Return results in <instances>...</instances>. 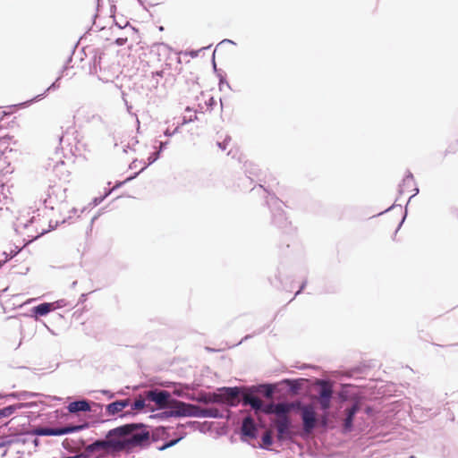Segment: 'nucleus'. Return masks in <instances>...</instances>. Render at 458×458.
Listing matches in <instances>:
<instances>
[{
  "label": "nucleus",
  "instance_id": "bb28decb",
  "mask_svg": "<svg viewBox=\"0 0 458 458\" xmlns=\"http://www.w3.org/2000/svg\"><path fill=\"white\" fill-rule=\"evenodd\" d=\"M260 410L266 414H275V404L269 403L264 406L262 405Z\"/></svg>",
  "mask_w": 458,
  "mask_h": 458
},
{
  "label": "nucleus",
  "instance_id": "cd10ccee",
  "mask_svg": "<svg viewBox=\"0 0 458 458\" xmlns=\"http://www.w3.org/2000/svg\"><path fill=\"white\" fill-rule=\"evenodd\" d=\"M331 398H319V403L323 410H327L330 407Z\"/></svg>",
  "mask_w": 458,
  "mask_h": 458
},
{
  "label": "nucleus",
  "instance_id": "412c9836",
  "mask_svg": "<svg viewBox=\"0 0 458 458\" xmlns=\"http://www.w3.org/2000/svg\"><path fill=\"white\" fill-rule=\"evenodd\" d=\"M54 309L53 303H41L36 307L33 308V312L35 313L36 317L39 316H46L52 310Z\"/></svg>",
  "mask_w": 458,
  "mask_h": 458
},
{
  "label": "nucleus",
  "instance_id": "9b49d317",
  "mask_svg": "<svg viewBox=\"0 0 458 458\" xmlns=\"http://www.w3.org/2000/svg\"><path fill=\"white\" fill-rule=\"evenodd\" d=\"M131 404L130 399L118 400L106 406V413L108 416H114L121 413L126 407Z\"/></svg>",
  "mask_w": 458,
  "mask_h": 458
},
{
  "label": "nucleus",
  "instance_id": "393cba45",
  "mask_svg": "<svg viewBox=\"0 0 458 458\" xmlns=\"http://www.w3.org/2000/svg\"><path fill=\"white\" fill-rule=\"evenodd\" d=\"M14 411L15 408L13 406H7L3 409H0V419L11 416Z\"/></svg>",
  "mask_w": 458,
  "mask_h": 458
},
{
  "label": "nucleus",
  "instance_id": "9d476101",
  "mask_svg": "<svg viewBox=\"0 0 458 458\" xmlns=\"http://www.w3.org/2000/svg\"><path fill=\"white\" fill-rule=\"evenodd\" d=\"M16 140H13V136L5 135L4 137H0V160L4 157V162L9 165L10 161H7L9 158V154L13 152V148L11 145H15Z\"/></svg>",
  "mask_w": 458,
  "mask_h": 458
},
{
  "label": "nucleus",
  "instance_id": "20e7f679",
  "mask_svg": "<svg viewBox=\"0 0 458 458\" xmlns=\"http://www.w3.org/2000/svg\"><path fill=\"white\" fill-rule=\"evenodd\" d=\"M85 451L87 453L93 452H103V453H117L116 446L114 437L109 436V431L106 434V438L105 440H97L96 442L89 445Z\"/></svg>",
  "mask_w": 458,
  "mask_h": 458
},
{
  "label": "nucleus",
  "instance_id": "c85d7f7f",
  "mask_svg": "<svg viewBox=\"0 0 458 458\" xmlns=\"http://www.w3.org/2000/svg\"><path fill=\"white\" fill-rule=\"evenodd\" d=\"M128 41V38L127 37H121V38H117L115 39V43L118 45V46H123L127 43Z\"/></svg>",
  "mask_w": 458,
  "mask_h": 458
},
{
  "label": "nucleus",
  "instance_id": "c756f323",
  "mask_svg": "<svg viewBox=\"0 0 458 458\" xmlns=\"http://www.w3.org/2000/svg\"><path fill=\"white\" fill-rule=\"evenodd\" d=\"M218 146L225 150L226 148V141L225 140L223 143H218Z\"/></svg>",
  "mask_w": 458,
  "mask_h": 458
},
{
  "label": "nucleus",
  "instance_id": "2eb2a0df",
  "mask_svg": "<svg viewBox=\"0 0 458 458\" xmlns=\"http://www.w3.org/2000/svg\"><path fill=\"white\" fill-rule=\"evenodd\" d=\"M67 409L71 413H76L78 411H89L90 405L86 400L75 401L70 403Z\"/></svg>",
  "mask_w": 458,
  "mask_h": 458
},
{
  "label": "nucleus",
  "instance_id": "473e14b6",
  "mask_svg": "<svg viewBox=\"0 0 458 458\" xmlns=\"http://www.w3.org/2000/svg\"><path fill=\"white\" fill-rule=\"evenodd\" d=\"M409 458H416L414 455H411Z\"/></svg>",
  "mask_w": 458,
  "mask_h": 458
},
{
  "label": "nucleus",
  "instance_id": "f3484780",
  "mask_svg": "<svg viewBox=\"0 0 458 458\" xmlns=\"http://www.w3.org/2000/svg\"><path fill=\"white\" fill-rule=\"evenodd\" d=\"M242 403L244 405H250L256 411L262 408V401L251 394H244Z\"/></svg>",
  "mask_w": 458,
  "mask_h": 458
},
{
  "label": "nucleus",
  "instance_id": "ddd939ff",
  "mask_svg": "<svg viewBox=\"0 0 458 458\" xmlns=\"http://www.w3.org/2000/svg\"><path fill=\"white\" fill-rule=\"evenodd\" d=\"M256 425L250 417H247L242 421V432L243 435L251 438L256 437Z\"/></svg>",
  "mask_w": 458,
  "mask_h": 458
},
{
  "label": "nucleus",
  "instance_id": "4be33fe9",
  "mask_svg": "<svg viewBox=\"0 0 458 458\" xmlns=\"http://www.w3.org/2000/svg\"><path fill=\"white\" fill-rule=\"evenodd\" d=\"M318 384L320 386L319 398H331L333 394L331 385L327 381H320Z\"/></svg>",
  "mask_w": 458,
  "mask_h": 458
},
{
  "label": "nucleus",
  "instance_id": "1a4fd4ad",
  "mask_svg": "<svg viewBox=\"0 0 458 458\" xmlns=\"http://www.w3.org/2000/svg\"><path fill=\"white\" fill-rule=\"evenodd\" d=\"M168 54V50L165 47H156L151 49L150 55L153 57H157L159 62H161L160 70H157L155 73L157 76L163 77L165 72L169 69L168 64L165 62V59H161V57H165Z\"/></svg>",
  "mask_w": 458,
  "mask_h": 458
},
{
  "label": "nucleus",
  "instance_id": "7ed1b4c3",
  "mask_svg": "<svg viewBox=\"0 0 458 458\" xmlns=\"http://www.w3.org/2000/svg\"><path fill=\"white\" fill-rule=\"evenodd\" d=\"M169 408L170 416L174 417H191L197 416L199 408L196 405L185 403L183 402L172 399Z\"/></svg>",
  "mask_w": 458,
  "mask_h": 458
},
{
  "label": "nucleus",
  "instance_id": "5701e85b",
  "mask_svg": "<svg viewBox=\"0 0 458 458\" xmlns=\"http://www.w3.org/2000/svg\"><path fill=\"white\" fill-rule=\"evenodd\" d=\"M290 410L291 406L288 403L275 404V414L277 415V418L287 416V413L290 411Z\"/></svg>",
  "mask_w": 458,
  "mask_h": 458
},
{
  "label": "nucleus",
  "instance_id": "2f4dec72",
  "mask_svg": "<svg viewBox=\"0 0 458 458\" xmlns=\"http://www.w3.org/2000/svg\"><path fill=\"white\" fill-rule=\"evenodd\" d=\"M174 442H171L170 444L166 445V446L173 445Z\"/></svg>",
  "mask_w": 458,
  "mask_h": 458
},
{
  "label": "nucleus",
  "instance_id": "39448f33",
  "mask_svg": "<svg viewBox=\"0 0 458 458\" xmlns=\"http://www.w3.org/2000/svg\"><path fill=\"white\" fill-rule=\"evenodd\" d=\"M146 399L154 402L159 409L169 408L171 394L165 390H151L146 393Z\"/></svg>",
  "mask_w": 458,
  "mask_h": 458
},
{
  "label": "nucleus",
  "instance_id": "6e6552de",
  "mask_svg": "<svg viewBox=\"0 0 458 458\" xmlns=\"http://www.w3.org/2000/svg\"><path fill=\"white\" fill-rule=\"evenodd\" d=\"M277 430L278 440H284L290 437V426L291 421L288 416H283L282 418H276L274 421Z\"/></svg>",
  "mask_w": 458,
  "mask_h": 458
},
{
  "label": "nucleus",
  "instance_id": "f8f14e48",
  "mask_svg": "<svg viewBox=\"0 0 458 458\" xmlns=\"http://www.w3.org/2000/svg\"><path fill=\"white\" fill-rule=\"evenodd\" d=\"M222 394H220L223 401L230 403L231 405H234L238 401L237 398L239 396L240 391L237 387H225L222 389Z\"/></svg>",
  "mask_w": 458,
  "mask_h": 458
},
{
  "label": "nucleus",
  "instance_id": "423d86ee",
  "mask_svg": "<svg viewBox=\"0 0 458 458\" xmlns=\"http://www.w3.org/2000/svg\"><path fill=\"white\" fill-rule=\"evenodd\" d=\"M86 428V425L70 426L57 428H38L34 430V434L38 436H61L79 431Z\"/></svg>",
  "mask_w": 458,
  "mask_h": 458
},
{
  "label": "nucleus",
  "instance_id": "7c9ffc66",
  "mask_svg": "<svg viewBox=\"0 0 458 458\" xmlns=\"http://www.w3.org/2000/svg\"><path fill=\"white\" fill-rule=\"evenodd\" d=\"M271 395V392L270 391H267V396H270Z\"/></svg>",
  "mask_w": 458,
  "mask_h": 458
},
{
  "label": "nucleus",
  "instance_id": "f03ea898",
  "mask_svg": "<svg viewBox=\"0 0 458 458\" xmlns=\"http://www.w3.org/2000/svg\"><path fill=\"white\" fill-rule=\"evenodd\" d=\"M52 182L48 189V199L55 203L64 201L66 198V184L72 181V173L64 161H59L52 169Z\"/></svg>",
  "mask_w": 458,
  "mask_h": 458
},
{
  "label": "nucleus",
  "instance_id": "dca6fc26",
  "mask_svg": "<svg viewBox=\"0 0 458 458\" xmlns=\"http://www.w3.org/2000/svg\"><path fill=\"white\" fill-rule=\"evenodd\" d=\"M360 407L358 403H354L351 408L346 410V418L344 421V428L346 431L351 430L352 427V421L355 414L359 411Z\"/></svg>",
  "mask_w": 458,
  "mask_h": 458
},
{
  "label": "nucleus",
  "instance_id": "f257e3e1",
  "mask_svg": "<svg viewBox=\"0 0 458 458\" xmlns=\"http://www.w3.org/2000/svg\"><path fill=\"white\" fill-rule=\"evenodd\" d=\"M114 437L116 452L131 453L136 449L144 448L150 444V432L141 423H130L109 430Z\"/></svg>",
  "mask_w": 458,
  "mask_h": 458
},
{
  "label": "nucleus",
  "instance_id": "a878e982",
  "mask_svg": "<svg viewBox=\"0 0 458 458\" xmlns=\"http://www.w3.org/2000/svg\"><path fill=\"white\" fill-rule=\"evenodd\" d=\"M262 442L265 446H269L272 445V434L271 431H266L262 437Z\"/></svg>",
  "mask_w": 458,
  "mask_h": 458
},
{
  "label": "nucleus",
  "instance_id": "b1692460",
  "mask_svg": "<svg viewBox=\"0 0 458 458\" xmlns=\"http://www.w3.org/2000/svg\"><path fill=\"white\" fill-rule=\"evenodd\" d=\"M130 405L131 406V411H140L146 406V403H145V400L143 398L140 397L139 399L135 400V402L133 403H131Z\"/></svg>",
  "mask_w": 458,
  "mask_h": 458
},
{
  "label": "nucleus",
  "instance_id": "0eeeda50",
  "mask_svg": "<svg viewBox=\"0 0 458 458\" xmlns=\"http://www.w3.org/2000/svg\"><path fill=\"white\" fill-rule=\"evenodd\" d=\"M303 429L306 433H310L316 426V411L312 405H304L301 408Z\"/></svg>",
  "mask_w": 458,
  "mask_h": 458
},
{
  "label": "nucleus",
  "instance_id": "a211bd4d",
  "mask_svg": "<svg viewBox=\"0 0 458 458\" xmlns=\"http://www.w3.org/2000/svg\"><path fill=\"white\" fill-rule=\"evenodd\" d=\"M158 152L155 151L152 153V155L148 158V161H138L137 159L134 160L131 164V168H139V172L143 171L147 166H148L150 164H152L156 159L157 158Z\"/></svg>",
  "mask_w": 458,
  "mask_h": 458
},
{
  "label": "nucleus",
  "instance_id": "6ab92c4d",
  "mask_svg": "<svg viewBox=\"0 0 458 458\" xmlns=\"http://www.w3.org/2000/svg\"><path fill=\"white\" fill-rule=\"evenodd\" d=\"M9 193V189L4 183H0V211L4 208L8 209V204L12 201Z\"/></svg>",
  "mask_w": 458,
  "mask_h": 458
},
{
  "label": "nucleus",
  "instance_id": "4468645a",
  "mask_svg": "<svg viewBox=\"0 0 458 458\" xmlns=\"http://www.w3.org/2000/svg\"><path fill=\"white\" fill-rule=\"evenodd\" d=\"M197 100L199 101L198 103V107L200 112L208 110L214 104L213 98L208 93L201 92L200 95L197 97Z\"/></svg>",
  "mask_w": 458,
  "mask_h": 458
},
{
  "label": "nucleus",
  "instance_id": "aec40b11",
  "mask_svg": "<svg viewBox=\"0 0 458 458\" xmlns=\"http://www.w3.org/2000/svg\"><path fill=\"white\" fill-rule=\"evenodd\" d=\"M40 221H41V218H40L39 215H38L37 216H33L32 218L30 219V226H34L36 229L35 230L36 235H31V237L38 238V236L44 234L45 233H47L48 231L46 226H39Z\"/></svg>",
  "mask_w": 458,
  "mask_h": 458
}]
</instances>
